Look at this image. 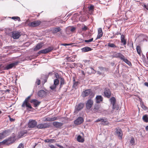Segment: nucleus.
I'll use <instances>...</instances> for the list:
<instances>
[{
  "label": "nucleus",
  "mask_w": 148,
  "mask_h": 148,
  "mask_svg": "<svg viewBox=\"0 0 148 148\" xmlns=\"http://www.w3.org/2000/svg\"><path fill=\"white\" fill-rule=\"evenodd\" d=\"M31 95H30L27 97L23 101L22 107H26L27 108V109L28 110L29 109H32V107L31 106V104L29 103V100L30 99Z\"/></svg>",
  "instance_id": "nucleus-1"
},
{
  "label": "nucleus",
  "mask_w": 148,
  "mask_h": 148,
  "mask_svg": "<svg viewBox=\"0 0 148 148\" xmlns=\"http://www.w3.org/2000/svg\"><path fill=\"white\" fill-rule=\"evenodd\" d=\"M19 62L18 61H16L11 63L7 64L5 66H3V69L4 70H9L12 68L14 67H15L18 65Z\"/></svg>",
  "instance_id": "nucleus-2"
},
{
  "label": "nucleus",
  "mask_w": 148,
  "mask_h": 148,
  "mask_svg": "<svg viewBox=\"0 0 148 148\" xmlns=\"http://www.w3.org/2000/svg\"><path fill=\"white\" fill-rule=\"evenodd\" d=\"M10 35L14 39H18L21 36V32L18 31H13L10 33Z\"/></svg>",
  "instance_id": "nucleus-3"
},
{
  "label": "nucleus",
  "mask_w": 148,
  "mask_h": 148,
  "mask_svg": "<svg viewBox=\"0 0 148 148\" xmlns=\"http://www.w3.org/2000/svg\"><path fill=\"white\" fill-rule=\"evenodd\" d=\"M37 123L35 120L30 119L29 120L28 124V127L29 128H34L37 127Z\"/></svg>",
  "instance_id": "nucleus-4"
},
{
  "label": "nucleus",
  "mask_w": 148,
  "mask_h": 148,
  "mask_svg": "<svg viewBox=\"0 0 148 148\" xmlns=\"http://www.w3.org/2000/svg\"><path fill=\"white\" fill-rule=\"evenodd\" d=\"M53 47H49L48 48L45 49L41 50L38 53V54H40L41 53L46 54L47 53L53 50Z\"/></svg>",
  "instance_id": "nucleus-5"
},
{
  "label": "nucleus",
  "mask_w": 148,
  "mask_h": 148,
  "mask_svg": "<svg viewBox=\"0 0 148 148\" xmlns=\"http://www.w3.org/2000/svg\"><path fill=\"white\" fill-rule=\"evenodd\" d=\"M84 106V103H80L77 106H76L75 107L74 113L75 114L77 113L79 111L83 109Z\"/></svg>",
  "instance_id": "nucleus-6"
},
{
  "label": "nucleus",
  "mask_w": 148,
  "mask_h": 148,
  "mask_svg": "<svg viewBox=\"0 0 148 148\" xmlns=\"http://www.w3.org/2000/svg\"><path fill=\"white\" fill-rule=\"evenodd\" d=\"M104 96L107 98H110L111 95V91L108 88H106L104 90Z\"/></svg>",
  "instance_id": "nucleus-7"
},
{
  "label": "nucleus",
  "mask_w": 148,
  "mask_h": 148,
  "mask_svg": "<svg viewBox=\"0 0 148 148\" xmlns=\"http://www.w3.org/2000/svg\"><path fill=\"white\" fill-rule=\"evenodd\" d=\"M93 103V101L91 99L88 100L86 103V108L88 110H90L92 107Z\"/></svg>",
  "instance_id": "nucleus-8"
},
{
  "label": "nucleus",
  "mask_w": 148,
  "mask_h": 148,
  "mask_svg": "<svg viewBox=\"0 0 148 148\" xmlns=\"http://www.w3.org/2000/svg\"><path fill=\"white\" fill-rule=\"evenodd\" d=\"M47 94V92L44 90H41L38 92L37 95L39 97L43 98L46 96Z\"/></svg>",
  "instance_id": "nucleus-9"
},
{
  "label": "nucleus",
  "mask_w": 148,
  "mask_h": 148,
  "mask_svg": "<svg viewBox=\"0 0 148 148\" xmlns=\"http://www.w3.org/2000/svg\"><path fill=\"white\" fill-rule=\"evenodd\" d=\"M84 121V119L82 117H78L77 119L74 120V123L76 125H79L82 124Z\"/></svg>",
  "instance_id": "nucleus-10"
},
{
  "label": "nucleus",
  "mask_w": 148,
  "mask_h": 148,
  "mask_svg": "<svg viewBox=\"0 0 148 148\" xmlns=\"http://www.w3.org/2000/svg\"><path fill=\"white\" fill-rule=\"evenodd\" d=\"M41 23V22L40 21L37 20L30 23L29 24V25L32 27H37L40 25Z\"/></svg>",
  "instance_id": "nucleus-11"
},
{
  "label": "nucleus",
  "mask_w": 148,
  "mask_h": 148,
  "mask_svg": "<svg viewBox=\"0 0 148 148\" xmlns=\"http://www.w3.org/2000/svg\"><path fill=\"white\" fill-rule=\"evenodd\" d=\"M30 102L33 104L34 107H37L40 104L41 102L38 101L36 99H32L30 101Z\"/></svg>",
  "instance_id": "nucleus-12"
},
{
  "label": "nucleus",
  "mask_w": 148,
  "mask_h": 148,
  "mask_svg": "<svg viewBox=\"0 0 148 148\" xmlns=\"http://www.w3.org/2000/svg\"><path fill=\"white\" fill-rule=\"evenodd\" d=\"M8 140V143L9 144V145L13 143L15 141V136H11L7 138Z\"/></svg>",
  "instance_id": "nucleus-13"
},
{
  "label": "nucleus",
  "mask_w": 148,
  "mask_h": 148,
  "mask_svg": "<svg viewBox=\"0 0 148 148\" xmlns=\"http://www.w3.org/2000/svg\"><path fill=\"white\" fill-rule=\"evenodd\" d=\"M115 135L118 136L121 139L123 135L122 131L121 129H116L115 131Z\"/></svg>",
  "instance_id": "nucleus-14"
},
{
  "label": "nucleus",
  "mask_w": 148,
  "mask_h": 148,
  "mask_svg": "<svg viewBox=\"0 0 148 148\" xmlns=\"http://www.w3.org/2000/svg\"><path fill=\"white\" fill-rule=\"evenodd\" d=\"M123 55L120 53H117L114 52L113 55H112L113 58H116L122 59V58L123 57Z\"/></svg>",
  "instance_id": "nucleus-15"
},
{
  "label": "nucleus",
  "mask_w": 148,
  "mask_h": 148,
  "mask_svg": "<svg viewBox=\"0 0 148 148\" xmlns=\"http://www.w3.org/2000/svg\"><path fill=\"white\" fill-rule=\"evenodd\" d=\"M53 125L56 128H60L63 125V123L61 122L54 121L53 123Z\"/></svg>",
  "instance_id": "nucleus-16"
},
{
  "label": "nucleus",
  "mask_w": 148,
  "mask_h": 148,
  "mask_svg": "<svg viewBox=\"0 0 148 148\" xmlns=\"http://www.w3.org/2000/svg\"><path fill=\"white\" fill-rule=\"evenodd\" d=\"M93 49L90 47L88 46H86L81 49L82 52L85 53L92 51Z\"/></svg>",
  "instance_id": "nucleus-17"
},
{
  "label": "nucleus",
  "mask_w": 148,
  "mask_h": 148,
  "mask_svg": "<svg viewBox=\"0 0 148 148\" xmlns=\"http://www.w3.org/2000/svg\"><path fill=\"white\" fill-rule=\"evenodd\" d=\"M96 102L97 103H99L103 101V98L101 95H97L95 98Z\"/></svg>",
  "instance_id": "nucleus-18"
},
{
  "label": "nucleus",
  "mask_w": 148,
  "mask_h": 148,
  "mask_svg": "<svg viewBox=\"0 0 148 148\" xmlns=\"http://www.w3.org/2000/svg\"><path fill=\"white\" fill-rule=\"evenodd\" d=\"M91 90L90 89H87L83 92V96L85 97L88 96L91 92Z\"/></svg>",
  "instance_id": "nucleus-19"
},
{
  "label": "nucleus",
  "mask_w": 148,
  "mask_h": 148,
  "mask_svg": "<svg viewBox=\"0 0 148 148\" xmlns=\"http://www.w3.org/2000/svg\"><path fill=\"white\" fill-rule=\"evenodd\" d=\"M11 132V130L10 129H7L1 132L3 136L4 137L5 136H8Z\"/></svg>",
  "instance_id": "nucleus-20"
},
{
  "label": "nucleus",
  "mask_w": 148,
  "mask_h": 148,
  "mask_svg": "<svg viewBox=\"0 0 148 148\" xmlns=\"http://www.w3.org/2000/svg\"><path fill=\"white\" fill-rule=\"evenodd\" d=\"M121 60L127 64L129 66H132L131 62L127 59L125 58L124 56H123V57L122 58V59Z\"/></svg>",
  "instance_id": "nucleus-21"
},
{
  "label": "nucleus",
  "mask_w": 148,
  "mask_h": 148,
  "mask_svg": "<svg viewBox=\"0 0 148 148\" xmlns=\"http://www.w3.org/2000/svg\"><path fill=\"white\" fill-rule=\"evenodd\" d=\"M121 42L123 43V45H126L127 42L126 40L125 39V36L123 34L121 35Z\"/></svg>",
  "instance_id": "nucleus-22"
},
{
  "label": "nucleus",
  "mask_w": 148,
  "mask_h": 148,
  "mask_svg": "<svg viewBox=\"0 0 148 148\" xmlns=\"http://www.w3.org/2000/svg\"><path fill=\"white\" fill-rule=\"evenodd\" d=\"M60 83L59 89L60 90L62 87V85L65 84L66 83L64 78L62 77H60Z\"/></svg>",
  "instance_id": "nucleus-23"
},
{
  "label": "nucleus",
  "mask_w": 148,
  "mask_h": 148,
  "mask_svg": "<svg viewBox=\"0 0 148 148\" xmlns=\"http://www.w3.org/2000/svg\"><path fill=\"white\" fill-rule=\"evenodd\" d=\"M77 140L78 142L80 143H83L84 141V139L82 138L80 135H78L77 137Z\"/></svg>",
  "instance_id": "nucleus-24"
},
{
  "label": "nucleus",
  "mask_w": 148,
  "mask_h": 148,
  "mask_svg": "<svg viewBox=\"0 0 148 148\" xmlns=\"http://www.w3.org/2000/svg\"><path fill=\"white\" fill-rule=\"evenodd\" d=\"M61 29L60 27H55L53 31V34H55L57 33L58 32L60 31Z\"/></svg>",
  "instance_id": "nucleus-25"
},
{
  "label": "nucleus",
  "mask_w": 148,
  "mask_h": 148,
  "mask_svg": "<svg viewBox=\"0 0 148 148\" xmlns=\"http://www.w3.org/2000/svg\"><path fill=\"white\" fill-rule=\"evenodd\" d=\"M42 47V45L41 44L38 43L37 44L35 47L34 48V51H37L40 49Z\"/></svg>",
  "instance_id": "nucleus-26"
},
{
  "label": "nucleus",
  "mask_w": 148,
  "mask_h": 148,
  "mask_svg": "<svg viewBox=\"0 0 148 148\" xmlns=\"http://www.w3.org/2000/svg\"><path fill=\"white\" fill-rule=\"evenodd\" d=\"M109 101L111 104L116 103V99L115 97H112L109 99Z\"/></svg>",
  "instance_id": "nucleus-27"
},
{
  "label": "nucleus",
  "mask_w": 148,
  "mask_h": 148,
  "mask_svg": "<svg viewBox=\"0 0 148 148\" xmlns=\"http://www.w3.org/2000/svg\"><path fill=\"white\" fill-rule=\"evenodd\" d=\"M100 107V106L99 105L97 104H95L93 110L95 112H97L99 109Z\"/></svg>",
  "instance_id": "nucleus-28"
},
{
  "label": "nucleus",
  "mask_w": 148,
  "mask_h": 148,
  "mask_svg": "<svg viewBox=\"0 0 148 148\" xmlns=\"http://www.w3.org/2000/svg\"><path fill=\"white\" fill-rule=\"evenodd\" d=\"M142 119L144 122H148V115L145 114L143 115Z\"/></svg>",
  "instance_id": "nucleus-29"
},
{
  "label": "nucleus",
  "mask_w": 148,
  "mask_h": 148,
  "mask_svg": "<svg viewBox=\"0 0 148 148\" xmlns=\"http://www.w3.org/2000/svg\"><path fill=\"white\" fill-rule=\"evenodd\" d=\"M43 129L49 128L50 125L51 124L50 123H42Z\"/></svg>",
  "instance_id": "nucleus-30"
},
{
  "label": "nucleus",
  "mask_w": 148,
  "mask_h": 148,
  "mask_svg": "<svg viewBox=\"0 0 148 148\" xmlns=\"http://www.w3.org/2000/svg\"><path fill=\"white\" fill-rule=\"evenodd\" d=\"M27 133V131L25 130L21 131L19 134V136L20 138H21L24 136L25 134Z\"/></svg>",
  "instance_id": "nucleus-31"
},
{
  "label": "nucleus",
  "mask_w": 148,
  "mask_h": 148,
  "mask_svg": "<svg viewBox=\"0 0 148 148\" xmlns=\"http://www.w3.org/2000/svg\"><path fill=\"white\" fill-rule=\"evenodd\" d=\"M8 18H11L15 21L18 20V21H21L20 17L17 16H14L12 17H8Z\"/></svg>",
  "instance_id": "nucleus-32"
},
{
  "label": "nucleus",
  "mask_w": 148,
  "mask_h": 148,
  "mask_svg": "<svg viewBox=\"0 0 148 148\" xmlns=\"http://www.w3.org/2000/svg\"><path fill=\"white\" fill-rule=\"evenodd\" d=\"M99 69L101 71V72L102 73H104L105 71H107V69L106 68L103 67L101 66H99L98 67Z\"/></svg>",
  "instance_id": "nucleus-33"
},
{
  "label": "nucleus",
  "mask_w": 148,
  "mask_h": 148,
  "mask_svg": "<svg viewBox=\"0 0 148 148\" xmlns=\"http://www.w3.org/2000/svg\"><path fill=\"white\" fill-rule=\"evenodd\" d=\"M108 46L112 48H116L117 47V46L114 43H108Z\"/></svg>",
  "instance_id": "nucleus-34"
},
{
  "label": "nucleus",
  "mask_w": 148,
  "mask_h": 148,
  "mask_svg": "<svg viewBox=\"0 0 148 148\" xmlns=\"http://www.w3.org/2000/svg\"><path fill=\"white\" fill-rule=\"evenodd\" d=\"M136 49L139 55H140L141 54V51L140 47L139 46H137L136 47Z\"/></svg>",
  "instance_id": "nucleus-35"
},
{
  "label": "nucleus",
  "mask_w": 148,
  "mask_h": 148,
  "mask_svg": "<svg viewBox=\"0 0 148 148\" xmlns=\"http://www.w3.org/2000/svg\"><path fill=\"white\" fill-rule=\"evenodd\" d=\"M2 144L3 145H9V144H8V140L7 139H5V140H3L1 142Z\"/></svg>",
  "instance_id": "nucleus-36"
},
{
  "label": "nucleus",
  "mask_w": 148,
  "mask_h": 148,
  "mask_svg": "<svg viewBox=\"0 0 148 148\" xmlns=\"http://www.w3.org/2000/svg\"><path fill=\"white\" fill-rule=\"evenodd\" d=\"M130 143L131 145H135V140L133 137H132L130 141Z\"/></svg>",
  "instance_id": "nucleus-37"
},
{
  "label": "nucleus",
  "mask_w": 148,
  "mask_h": 148,
  "mask_svg": "<svg viewBox=\"0 0 148 148\" xmlns=\"http://www.w3.org/2000/svg\"><path fill=\"white\" fill-rule=\"evenodd\" d=\"M59 84V80L57 79L54 80L53 84L57 86Z\"/></svg>",
  "instance_id": "nucleus-38"
},
{
  "label": "nucleus",
  "mask_w": 148,
  "mask_h": 148,
  "mask_svg": "<svg viewBox=\"0 0 148 148\" xmlns=\"http://www.w3.org/2000/svg\"><path fill=\"white\" fill-rule=\"evenodd\" d=\"M88 8L89 11H93L94 10V6L92 5H91L88 6Z\"/></svg>",
  "instance_id": "nucleus-39"
},
{
  "label": "nucleus",
  "mask_w": 148,
  "mask_h": 148,
  "mask_svg": "<svg viewBox=\"0 0 148 148\" xmlns=\"http://www.w3.org/2000/svg\"><path fill=\"white\" fill-rule=\"evenodd\" d=\"M36 128L38 129H43L42 123H40L38 125L37 124Z\"/></svg>",
  "instance_id": "nucleus-40"
},
{
  "label": "nucleus",
  "mask_w": 148,
  "mask_h": 148,
  "mask_svg": "<svg viewBox=\"0 0 148 148\" xmlns=\"http://www.w3.org/2000/svg\"><path fill=\"white\" fill-rule=\"evenodd\" d=\"M14 46H6V47H4V48L5 49L9 50L11 49H12V48H14Z\"/></svg>",
  "instance_id": "nucleus-41"
},
{
  "label": "nucleus",
  "mask_w": 148,
  "mask_h": 148,
  "mask_svg": "<svg viewBox=\"0 0 148 148\" xmlns=\"http://www.w3.org/2000/svg\"><path fill=\"white\" fill-rule=\"evenodd\" d=\"M40 80L38 78H37L36 79V82H35L36 85H40Z\"/></svg>",
  "instance_id": "nucleus-42"
},
{
  "label": "nucleus",
  "mask_w": 148,
  "mask_h": 148,
  "mask_svg": "<svg viewBox=\"0 0 148 148\" xmlns=\"http://www.w3.org/2000/svg\"><path fill=\"white\" fill-rule=\"evenodd\" d=\"M56 87L57 86H56L53 84L52 85L50 86V88L51 90H54L56 88Z\"/></svg>",
  "instance_id": "nucleus-43"
},
{
  "label": "nucleus",
  "mask_w": 148,
  "mask_h": 148,
  "mask_svg": "<svg viewBox=\"0 0 148 148\" xmlns=\"http://www.w3.org/2000/svg\"><path fill=\"white\" fill-rule=\"evenodd\" d=\"M48 78V76L47 75L45 76V78L43 80V81L42 82V83L44 84L45 82H47Z\"/></svg>",
  "instance_id": "nucleus-44"
},
{
  "label": "nucleus",
  "mask_w": 148,
  "mask_h": 148,
  "mask_svg": "<svg viewBox=\"0 0 148 148\" xmlns=\"http://www.w3.org/2000/svg\"><path fill=\"white\" fill-rule=\"evenodd\" d=\"M141 106L142 108L145 109V110L147 108V107L145 106L144 105V103L143 102H141Z\"/></svg>",
  "instance_id": "nucleus-45"
},
{
  "label": "nucleus",
  "mask_w": 148,
  "mask_h": 148,
  "mask_svg": "<svg viewBox=\"0 0 148 148\" xmlns=\"http://www.w3.org/2000/svg\"><path fill=\"white\" fill-rule=\"evenodd\" d=\"M109 124V122L106 120V121L102 123V124L103 125H107Z\"/></svg>",
  "instance_id": "nucleus-46"
},
{
  "label": "nucleus",
  "mask_w": 148,
  "mask_h": 148,
  "mask_svg": "<svg viewBox=\"0 0 148 148\" xmlns=\"http://www.w3.org/2000/svg\"><path fill=\"white\" fill-rule=\"evenodd\" d=\"M103 36V33H100L99 34L98 33V35L97 36V37L95 40H97V39L100 38L101 37Z\"/></svg>",
  "instance_id": "nucleus-47"
},
{
  "label": "nucleus",
  "mask_w": 148,
  "mask_h": 148,
  "mask_svg": "<svg viewBox=\"0 0 148 148\" xmlns=\"http://www.w3.org/2000/svg\"><path fill=\"white\" fill-rule=\"evenodd\" d=\"M78 83V82L77 81L73 82V88H75L77 86Z\"/></svg>",
  "instance_id": "nucleus-48"
},
{
  "label": "nucleus",
  "mask_w": 148,
  "mask_h": 148,
  "mask_svg": "<svg viewBox=\"0 0 148 148\" xmlns=\"http://www.w3.org/2000/svg\"><path fill=\"white\" fill-rule=\"evenodd\" d=\"M93 38H92L89 40H84V41L86 42H92L93 40Z\"/></svg>",
  "instance_id": "nucleus-49"
},
{
  "label": "nucleus",
  "mask_w": 148,
  "mask_h": 148,
  "mask_svg": "<svg viewBox=\"0 0 148 148\" xmlns=\"http://www.w3.org/2000/svg\"><path fill=\"white\" fill-rule=\"evenodd\" d=\"M106 120H107V119L105 117L101 118V122L102 123H104Z\"/></svg>",
  "instance_id": "nucleus-50"
},
{
  "label": "nucleus",
  "mask_w": 148,
  "mask_h": 148,
  "mask_svg": "<svg viewBox=\"0 0 148 148\" xmlns=\"http://www.w3.org/2000/svg\"><path fill=\"white\" fill-rule=\"evenodd\" d=\"M55 76L56 78V79H60V77H61L58 74V73H56L55 74Z\"/></svg>",
  "instance_id": "nucleus-51"
},
{
  "label": "nucleus",
  "mask_w": 148,
  "mask_h": 148,
  "mask_svg": "<svg viewBox=\"0 0 148 148\" xmlns=\"http://www.w3.org/2000/svg\"><path fill=\"white\" fill-rule=\"evenodd\" d=\"M17 148H24V145L22 143H20L19 144Z\"/></svg>",
  "instance_id": "nucleus-52"
},
{
  "label": "nucleus",
  "mask_w": 148,
  "mask_h": 148,
  "mask_svg": "<svg viewBox=\"0 0 148 148\" xmlns=\"http://www.w3.org/2000/svg\"><path fill=\"white\" fill-rule=\"evenodd\" d=\"M76 29V28L75 27H73L71 28L70 29V31L72 32H73L75 31Z\"/></svg>",
  "instance_id": "nucleus-53"
},
{
  "label": "nucleus",
  "mask_w": 148,
  "mask_h": 148,
  "mask_svg": "<svg viewBox=\"0 0 148 148\" xmlns=\"http://www.w3.org/2000/svg\"><path fill=\"white\" fill-rule=\"evenodd\" d=\"M98 31L99 34L103 33L102 28H99Z\"/></svg>",
  "instance_id": "nucleus-54"
},
{
  "label": "nucleus",
  "mask_w": 148,
  "mask_h": 148,
  "mask_svg": "<svg viewBox=\"0 0 148 148\" xmlns=\"http://www.w3.org/2000/svg\"><path fill=\"white\" fill-rule=\"evenodd\" d=\"M56 145L57 146H58V147H59L60 148H65L63 146H62L58 144H56Z\"/></svg>",
  "instance_id": "nucleus-55"
},
{
  "label": "nucleus",
  "mask_w": 148,
  "mask_h": 148,
  "mask_svg": "<svg viewBox=\"0 0 148 148\" xmlns=\"http://www.w3.org/2000/svg\"><path fill=\"white\" fill-rule=\"evenodd\" d=\"M49 143H53L55 141V139H49Z\"/></svg>",
  "instance_id": "nucleus-56"
},
{
  "label": "nucleus",
  "mask_w": 148,
  "mask_h": 148,
  "mask_svg": "<svg viewBox=\"0 0 148 148\" xmlns=\"http://www.w3.org/2000/svg\"><path fill=\"white\" fill-rule=\"evenodd\" d=\"M45 121H51V118H46Z\"/></svg>",
  "instance_id": "nucleus-57"
},
{
  "label": "nucleus",
  "mask_w": 148,
  "mask_h": 148,
  "mask_svg": "<svg viewBox=\"0 0 148 148\" xmlns=\"http://www.w3.org/2000/svg\"><path fill=\"white\" fill-rule=\"evenodd\" d=\"M112 108L113 109H115L116 108V103H114L112 104Z\"/></svg>",
  "instance_id": "nucleus-58"
},
{
  "label": "nucleus",
  "mask_w": 148,
  "mask_h": 148,
  "mask_svg": "<svg viewBox=\"0 0 148 148\" xmlns=\"http://www.w3.org/2000/svg\"><path fill=\"white\" fill-rule=\"evenodd\" d=\"M87 29V27L86 25H84V27L82 28L83 31H86Z\"/></svg>",
  "instance_id": "nucleus-59"
},
{
  "label": "nucleus",
  "mask_w": 148,
  "mask_h": 148,
  "mask_svg": "<svg viewBox=\"0 0 148 148\" xmlns=\"http://www.w3.org/2000/svg\"><path fill=\"white\" fill-rule=\"evenodd\" d=\"M57 119V118L56 117H54L52 118H51V121H53L56 120Z\"/></svg>",
  "instance_id": "nucleus-60"
},
{
  "label": "nucleus",
  "mask_w": 148,
  "mask_h": 148,
  "mask_svg": "<svg viewBox=\"0 0 148 148\" xmlns=\"http://www.w3.org/2000/svg\"><path fill=\"white\" fill-rule=\"evenodd\" d=\"M101 118H98L97 119V120H96L95 121V122H99L101 121Z\"/></svg>",
  "instance_id": "nucleus-61"
},
{
  "label": "nucleus",
  "mask_w": 148,
  "mask_h": 148,
  "mask_svg": "<svg viewBox=\"0 0 148 148\" xmlns=\"http://www.w3.org/2000/svg\"><path fill=\"white\" fill-rule=\"evenodd\" d=\"M61 45L63 46H66L69 45H70L67 43H62L61 44Z\"/></svg>",
  "instance_id": "nucleus-62"
},
{
  "label": "nucleus",
  "mask_w": 148,
  "mask_h": 148,
  "mask_svg": "<svg viewBox=\"0 0 148 148\" xmlns=\"http://www.w3.org/2000/svg\"><path fill=\"white\" fill-rule=\"evenodd\" d=\"M49 147L51 148H58L57 147H56L54 145H49Z\"/></svg>",
  "instance_id": "nucleus-63"
},
{
  "label": "nucleus",
  "mask_w": 148,
  "mask_h": 148,
  "mask_svg": "<svg viewBox=\"0 0 148 148\" xmlns=\"http://www.w3.org/2000/svg\"><path fill=\"white\" fill-rule=\"evenodd\" d=\"M4 137L1 132L0 133V139H2Z\"/></svg>",
  "instance_id": "nucleus-64"
}]
</instances>
